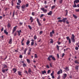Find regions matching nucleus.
<instances>
[{
	"mask_svg": "<svg viewBox=\"0 0 79 79\" xmlns=\"http://www.w3.org/2000/svg\"><path fill=\"white\" fill-rule=\"evenodd\" d=\"M52 11H50L49 13H48V15H52Z\"/></svg>",
	"mask_w": 79,
	"mask_h": 79,
	"instance_id": "nucleus-15",
	"label": "nucleus"
},
{
	"mask_svg": "<svg viewBox=\"0 0 79 79\" xmlns=\"http://www.w3.org/2000/svg\"><path fill=\"white\" fill-rule=\"evenodd\" d=\"M19 57L20 58H23V56H22V55H20Z\"/></svg>",
	"mask_w": 79,
	"mask_h": 79,
	"instance_id": "nucleus-48",
	"label": "nucleus"
},
{
	"mask_svg": "<svg viewBox=\"0 0 79 79\" xmlns=\"http://www.w3.org/2000/svg\"><path fill=\"white\" fill-rule=\"evenodd\" d=\"M36 21L38 23V24L39 26H41L42 24L40 23V22L39 21V19L37 18Z\"/></svg>",
	"mask_w": 79,
	"mask_h": 79,
	"instance_id": "nucleus-3",
	"label": "nucleus"
},
{
	"mask_svg": "<svg viewBox=\"0 0 79 79\" xmlns=\"http://www.w3.org/2000/svg\"><path fill=\"white\" fill-rule=\"evenodd\" d=\"M2 72H3V73H5V69L2 70Z\"/></svg>",
	"mask_w": 79,
	"mask_h": 79,
	"instance_id": "nucleus-62",
	"label": "nucleus"
},
{
	"mask_svg": "<svg viewBox=\"0 0 79 79\" xmlns=\"http://www.w3.org/2000/svg\"><path fill=\"white\" fill-rule=\"evenodd\" d=\"M4 32L6 35H8V33L6 31V30H4Z\"/></svg>",
	"mask_w": 79,
	"mask_h": 79,
	"instance_id": "nucleus-25",
	"label": "nucleus"
},
{
	"mask_svg": "<svg viewBox=\"0 0 79 79\" xmlns=\"http://www.w3.org/2000/svg\"><path fill=\"white\" fill-rule=\"evenodd\" d=\"M29 44H30V41L28 40H27V41L26 42V44L27 45H29Z\"/></svg>",
	"mask_w": 79,
	"mask_h": 79,
	"instance_id": "nucleus-16",
	"label": "nucleus"
},
{
	"mask_svg": "<svg viewBox=\"0 0 79 79\" xmlns=\"http://www.w3.org/2000/svg\"><path fill=\"white\" fill-rule=\"evenodd\" d=\"M71 39L73 42H75V40L74 39V35L72 34V35Z\"/></svg>",
	"mask_w": 79,
	"mask_h": 79,
	"instance_id": "nucleus-1",
	"label": "nucleus"
},
{
	"mask_svg": "<svg viewBox=\"0 0 79 79\" xmlns=\"http://www.w3.org/2000/svg\"><path fill=\"white\" fill-rule=\"evenodd\" d=\"M62 22L63 23H65L66 22V20H67V18H63L62 19Z\"/></svg>",
	"mask_w": 79,
	"mask_h": 79,
	"instance_id": "nucleus-7",
	"label": "nucleus"
},
{
	"mask_svg": "<svg viewBox=\"0 0 79 79\" xmlns=\"http://www.w3.org/2000/svg\"><path fill=\"white\" fill-rule=\"evenodd\" d=\"M61 77H60V75H59L58 77H57V79H60Z\"/></svg>",
	"mask_w": 79,
	"mask_h": 79,
	"instance_id": "nucleus-46",
	"label": "nucleus"
},
{
	"mask_svg": "<svg viewBox=\"0 0 79 79\" xmlns=\"http://www.w3.org/2000/svg\"><path fill=\"white\" fill-rule=\"evenodd\" d=\"M74 62L76 64H77H77H79V62H78V61H77V60H75L74 61Z\"/></svg>",
	"mask_w": 79,
	"mask_h": 79,
	"instance_id": "nucleus-33",
	"label": "nucleus"
},
{
	"mask_svg": "<svg viewBox=\"0 0 79 79\" xmlns=\"http://www.w3.org/2000/svg\"><path fill=\"white\" fill-rule=\"evenodd\" d=\"M35 13L34 12H32V13H31V15H32V16H34V15H35Z\"/></svg>",
	"mask_w": 79,
	"mask_h": 79,
	"instance_id": "nucleus-42",
	"label": "nucleus"
},
{
	"mask_svg": "<svg viewBox=\"0 0 79 79\" xmlns=\"http://www.w3.org/2000/svg\"><path fill=\"white\" fill-rule=\"evenodd\" d=\"M28 6H29V4H26V7H27Z\"/></svg>",
	"mask_w": 79,
	"mask_h": 79,
	"instance_id": "nucleus-61",
	"label": "nucleus"
},
{
	"mask_svg": "<svg viewBox=\"0 0 79 79\" xmlns=\"http://www.w3.org/2000/svg\"><path fill=\"white\" fill-rule=\"evenodd\" d=\"M52 58V55L49 56L48 58V60L49 61H51V59Z\"/></svg>",
	"mask_w": 79,
	"mask_h": 79,
	"instance_id": "nucleus-8",
	"label": "nucleus"
},
{
	"mask_svg": "<svg viewBox=\"0 0 79 79\" xmlns=\"http://www.w3.org/2000/svg\"><path fill=\"white\" fill-rule=\"evenodd\" d=\"M23 67H24V68L25 67H26V66H27V65H26V64L23 63Z\"/></svg>",
	"mask_w": 79,
	"mask_h": 79,
	"instance_id": "nucleus-26",
	"label": "nucleus"
},
{
	"mask_svg": "<svg viewBox=\"0 0 79 79\" xmlns=\"http://www.w3.org/2000/svg\"><path fill=\"white\" fill-rule=\"evenodd\" d=\"M18 73L19 74V76H22V72H20L19 71H18Z\"/></svg>",
	"mask_w": 79,
	"mask_h": 79,
	"instance_id": "nucleus-12",
	"label": "nucleus"
},
{
	"mask_svg": "<svg viewBox=\"0 0 79 79\" xmlns=\"http://www.w3.org/2000/svg\"><path fill=\"white\" fill-rule=\"evenodd\" d=\"M46 68H49V66L48 65H46Z\"/></svg>",
	"mask_w": 79,
	"mask_h": 79,
	"instance_id": "nucleus-60",
	"label": "nucleus"
},
{
	"mask_svg": "<svg viewBox=\"0 0 79 79\" xmlns=\"http://www.w3.org/2000/svg\"><path fill=\"white\" fill-rule=\"evenodd\" d=\"M69 44H71V39L70 38L69 40Z\"/></svg>",
	"mask_w": 79,
	"mask_h": 79,
	"instance_id": "nucleus-49",
	"label": "nucleus"
},
{
	"mask_svg": "<svg viewBox=\"0 0 79 79\" xmlns=\"http://www.w3.org/2000/svg\"><path fill=\"white\" fill-rule=\"evenodd\" d=\"M50 70H48V73L49 74L50 73Z\"/></svg>",
	"mask_w": 79,
	"mask_h": 79,
	"instance_id": "nucleus-54",
	"label": "nucleus"
},
{
	"mask_svg": "<svg viewBox=\"0 0 79 79\" xmlns=\"http://www.w3.org/2000/svg\"><path fill=\"white\" fill-rule=\"evenodd\" d=\"M3 66L4 68H7V66L5 64L3 65Z\"/></svg>",
	"mask_w": 79,
	"mask_h": 79,
	"instance_id": "nucleus-29",
	"label": "nucleus"
},
{
	"mask_svg": "<svg viewBox=\"0 0 79 79\" xmlns=\"http://www.w3.org/2000/svg\"><path fill=\"white\" fill-rule=\"evenodd\" d=\"M66 24H69V22L68 21V20L66 21Z\"/></svg>",
	"mask_w": 79,
	"mask_h": 79,
	"instance_id": "nucleus-39",
	"label": "nucleus"
},
{
	"mask_svg": "<svg viewBox=\"0 0 79 79\" xmlns=\"http://www.w3.org/2000/svg\"><path fill=\"white\" fill-rule=\"evenodd\" d=\"M41 73L43 74H46V71L45 70H44V71H42Z\"/></svg>",
	"mask_w": 79,
	"mask_h": 79,
	"instance_id": "nucleus-20",
	"label": "nucleus"
},
{
	"mask_svg": "<svg viewBox=\"0 0 79 79\" xmlns=\"http://www.w3.org/2000/svg\"><path fill=\"white\" fill-rule=\"evenodd\" d=\"M56 47L58 51H59V46L58 45H57Z\"/></svg>",
	"mask_w": 79,
	"mask_h": 79,
	"instance_id": "nucleus-43",
	"label": "nucleus"
},
{
	"mask_svg": "<svg viewBox=\"0 0 79 79\" xmlns=\"http://www.w3.org/2000/svg\"><path fill=\"white\" fill-rule=\"evenodd\" d=\"M13 71L14 73H15L16 72V71H17L16 69L15 68H14L13 69Z\"/></svg>",
	"mask_w": 79,
	"mask_h": 79,
	"instance_id": "nucleus-19",
	"label": "nucleus"
},
{
	"mask_svg": "<svg viewBox=\"0 0 79 79\" xmlns=\"http://www.w3.org/2000/svg\"><path fill=\"white\" fill-rule=\"evenodd\" d=\"M65 13H66V14L65 15V16H67V15H68V10H65Z\"/></svg>",
	"mask_w": 79,
	"mask_h": 79,
	"instance_id": "nucleus-35",
	"label": "nucleus"
},
{
	"mask_svg": "<svg viewBox=\"0 0 79 79\" xmlns=\"http://www.w3.org/2000/svg\"><path fill=\"white\" fill-rule=\"evenodd\" d=\"M64 56V53H63L62 56H61V57L62 58H63V56Z\"/></svg>",
	"mask_w": 79,
	"mask_h": 79,
	"instance_id": "nucleus-52",
	"label": "nucleus"
},
{
	"mask_svg": "<svg viewBox=\"0 0 79 79\" xmlns=\"http://www.w3.org/2000/svg\"><path fill=\"white\" fill-rule=\"evenodd\" d=\"M57 57L58 59H59V58H60V57L59 56V55H58V54H57Z\"/></svg>",
	"mask_w": 79,
	"mask_h": 79,
	"instance_id": "nucleus-47",
	"label": "nucleus"
},
{
	"mask_svg": "<svg viewBox=\"0 0 79 79\" xmlns=\"http://www.w3.org/2000/svg\"><path fill=\"white\" fill-rule=\"evenodd\" d=\"M79 68V66L77 65L75 67V69L76 70H78Z\"/></svg>",
	"mask_w": 79,
	"mask_h": 79,
	"instance_id": "nucleus-28",
	"label": "nucleus"
},
{
	"mask_svg": "<svg viewBox=\"0 0 79 79\" xmlns=\"http://www.w3.org/2000/svg\"><path fill=\"white\" fill-rule=\"evenodd\" d=\"M10 26H11V25H10V23H8L7 25L8 27L9 28L10 27Z\"/></svg>",
	"mask_w": 79,
	"mask_h": 79,
	"instance_id": "nucleus-38",
	"label": "nucleus"
},
{
	"mask_svg": "<svg viewBox=\"0 0 79 79\" xmlns=\"http://www.w3.org/2000/svg\"><path fill=\"white\" fill-rule=\"evenodd\" d=\"M53 74H54V71L52 72V73L51 74V76H53Z\"/></svg>",
	"mask_w": 79,
	"mask_h": 79,
	"instance_id": "nucleus-34",
	"label": "nucleus"
},
{
	"mask_svg": "<svg viewBox=\"0 0 79 79\" xmlns=\"http://www.w3.org/2000/svg\"><path fill=\"white\" fill-rule=\"evenodd\" d=\"M12 42V38H10L9 40V44H11Z\"/></svg>",
	"mask_w": 79,
	"mask_h": 79,
	"instance_id": "nucleus-13",
	"label": "nucleus"
},
{
	"mask_svg": "<svg viewBox=\"0 0 79 79\" xmlns=\"http://www.w3.org/2000/svg\"><path fill=\"white\" fill-rule=\"evenodd\" d=\"M41 10L43 11L44 13H46L47 10V9H45L44 8H42L41 9Z\"/></svg>",
	"mask_w": 79,
	"mask_h": 79,
	"instance_id": "nucleus-2",
	"label": "nucleus"
},
{
	"mask_svg": "<svg viewBox=\"0 0 79 79\" xmlns=\"http://www.w3.org/2000/svg\"><path fill=\"white\" fill-rule=\"evenodd\" d=\"M30 20L31 21V23H32L34 21V19H33V18L32 17H31L30 19Z\"/></svg>",
	"mask_w": 79,
	"mask_h": 79,
	"instance_id": "nucleus-9",
	"label": "nucleus"
},
{
	"mask_svg": "<svg viewBox=\"0 0 79 79\" xmlns=\"http://www.w3.org/2000/svg\"><path fill=\"white\" fill-rule=\"evenodd\" d=\"M44 16V14H41L40 16V18H42V17H43Z\"/></svg>",
	"mask_w": 79,
	"mask_h": 79,
	"instance_id": "nucleus-56",
	"label": "nucleus"
},
{
	"mask_svg": "<svg viewBox=\"0 0 79 79\" xmlns=\"http://www.w3.org/2000/svg\"><path fill=\"white\" fill-rule=\"evenodd\" d=\"M67 77V74L65 73L63 74V76H62V77L63 79H66V77Z\"/></svg>",
	"mask_w": 79,
	"mask_h": 79,
	"instance_id": "nucleus-5",
	"label": "nucleus"
},
{
	"mask_svg": "<svg viewBox=\"0 0 79 79\" xmlns=\"http://www.w3.org/2000/svg\"><path fill=\"white\" fill-rule=\"evenodd\" d=\"M18 2L19 3H21V1L20 0H18Z\"/></svg>",
	"mask_w": 79,
	"mask_h": 79,
	"instance_id": "nucleus-53",
	"label": "nucleus"
},
{
	"mask_svg": "<svg viewBox=\"0 0 79 79\" xmlns=\"http://www.w3.org/2000/svg\"><path fill=\"white\" fill-rule=\"evenodd\" d=\"M13 5H14V3H13V2H11V5H12V6H13Z\"/></svg>",
	"mask_w": 79,
	"mask_h": 79,
	"instance_id": "nucleus-59",
	"label": "nucleus"
},
{
	"mask_svg": "<svg viewBox=\"0 0 79 79\" xmlns=\"http://www.w3.org/2000/svg\"><path fill=\"white\" fill-rule=\"evenodd\" d=\"M55 8V5L53 6L52 7L51 9L52 10H53V9H54Z\"/></svg>",
	"mask_w": 79,
	"mask_h": 79,
	"instance_id": "nucleus-32",
	"label": "nucleus"
},
{
	"mask_svg": "<svg viewBox=\"0 0 79 79\" xmlns=\"http://www.w3.org/2000/svg\"><path fill=\"white\" fill-rule=\"evenodd\" d=\"M73 17L74 18H75V19H77V17L76 15L74 14H73Z\"/></svg>",
	"mask_w": 79,
	"mask_h": 79,
	"instance_id": "nucleus-24",
	"label": "nucleus"
},
{
	"mask_svg": "<svg viewBox=\"0 0 79 79\" xmlns=\"http://www.w3.org/2000/svg\"><path fill=\"white\" fill-rule=\"evenodd\" d=\"M21 8L22 9H24V8H26V7H25V5H23L22 6H21Z\"/></svg>",
	"mask_w": 79,
	"mask_h": 79,
	"instance_id": "nucleus-22",
	"label": "nucleus"
},
{
	"mask_svg": "<svg viewBox=\"0 0 79 79\" xmlns=\"http://www.w3.org/2000/svg\"><path fill=\"white\" fill-rule=\"evenodd\" d=\"M31 72H32V71H31V68H29L28 69V73H31Z\"/></svg>",
	"mask_w": 79,
	"mask_h": 79,
	"instance_id": "nucleus-23",
	"label": "nucleus"
},
{
	"mask_svg": "<svg viewBox=\"0 0 79 79\" xmlns=\"http://www.w3.org/2000/svg\"><path fill=\"white\" fill-rule=\"evenodd\" d=\"M17 32L18 33V34L19 36V35H21L20 34V33L21 32V30H19V31L18 30L17 31Z\"/></svg>",
	"mask_w": 79,
	"mask_h": 79,
	"instance_id": "nucleus-11",
	"label": "nucleus"
},
{
	"mask_svg": "<svg viewBox=\"0 0 79 79\" xmlns=\"http://www.w3.org/2000/svg\"><path fill=\"white\" fill-rule=\"evenodd\" d=\"M43 33V31H41L40 32V34H42V33Z\"/></svg>",
	"mask_w": 79,
	"mask_h": 79,
	"instance_id": "nucleus-57",
	"label": "nucleus"
},
{
	"mask_svg": "<svg viewBox=\"0 0 79 79\" xmlns=\"http://www.w3.org/2000/svg\"><path fill=\"white\" fill-rule=\"evenodd\" d=\"M78 49H79V48H78V47H75V50H78Z\"/></svg>",
	"mask_w": 79,
	"mask_h": 79,
	"instance_id": "nucleus-45",
	"label": "nucleus"
},
{
	"mask_svg": "<svg viewBox=\"0 0 79 79\" xmlns=\"http://www.w3.org/2000/svg\"><path fill=\"white\" fill-rule=\"evenodd\" d=\"M51 58H52V60H53V61H55V60H56L55 59V57H54V56H53L52 55H51Z\"/></svg>",
	"mask_w": 79,
	"mask_h": 79,
	"instance_id": "nucleus-14",
	"label": "nucleus"
},
{
	"mask_svg": "<svg viewBox=\"0 0 79 79\" xmlns=\"http://www.w3.org/2000/svg\"><path fill=\"white\" fill-rule=\"evenodd\" d=\"M64 69L66 71H69V68L68 67H66L65 68H64Z\"/></svg>",
	"mask_w": 79,
	"mask_h": 79,
	"instance_id": "nucleus-18",
	"label": "nucleus"
},
{
	"mask_svg": "<svg viewBox=\"0 0 79 79\" xmlns=\"http://www.w3.org/2000/svg\"><path fill=\"white\" fill-rule=\"evenodd\" d=\"M34 56H35V58H37V54H35Z\"/></svg>",
	"mask_w": 79,
	"mask_h": 79,
	"instance_id": "nucleus-41",
	"label": "nucleus"
},
{
	"mask_svg": "<svg viewBox=\"0 0 79 79\" xmlns=\"http://www.w3.org/2000/svg\"><path fill=\"white\" fill-rule=\"evenodd\" d=\"M23 23H21V22H20V25H23Z\"/></svg>",
	"mask_w": 79,
	"mask_h": 79,
	"instance_id": "nucleus-64",
	"label": "nucleus"
},
{
	"mask_svg": "<svg viewBox=\"0 0 79 79\" xmlns=\"http://www.w3.org/2000/svg\"><path fill=\"white\" fill-rule=\"evenodd\" d=\"M50 36L51 37H52V36H53V34H52V32H50Z\"/></svg>",
	"mask_w": 79,
	"mask_h": 79,
	"instance_id": "nucleus-36",
	"label": "nucleus"
},
{
	"mask_svg": "<svg viewBox=\"0 0 79 79\" xmlns=\"http://www.w3.org/2000/svg\"><path fill=\"white\" fill-rule=\"evenodd\" d=\"M63 22L62 21V20H60H60H59L58 21V22Z\"/></svg>",
	"mask_w": 79,
	"mask_h": 79,
	"instance_id": "nucleus-50",
	"label": "nucleus"
},
{
	"mask_svg": "<svg viewBox=\"0 0 79 79\" xmlns=\"http://www.w3.org/2000/svg\"><path fill=\"white\" fill-rule=\"evenodd\" d=\"M51 41H50V43H52V44H53V40L52 39H51Z\"/></svg>",
	"mask_w": 79,
	"mask_h": 79,
	"instance_id": "nucleus-44",
	"label": "nucleus"
},
{
	"mask_svg": "<svg viewBox=\"0 0 79 79\" xmlns=\"http://www.w3.org/2000/svg\"><path fill=\"white\" fill-rule=\"evenodd\" d=\"M27 61L28 63H31V62L30 61V60L29 59H27Z\"/></svg>",
	"mask_w": 79,
	"mask_h": 79,
	"instance_id": "nucleus-30",
	"label": "nucleus"
},
{
	"mask_svg": "<svg viewBox=\"0 0 79 79\" xmlns=\"http://www.w3.org/2000/svg\"><path fill=\"white\" fill-rule=\"evenodd\" d=\"M20 6H16V8L18 9V10H19V8H20Z\"/></svg>",
	"mask_w": 79,
	"mask_h": 79,
	"instance_id": "nucleus-31",
	"label": "nucleus"
},
{
	"mask_svg": "<svg viewBox=\"0 0 79 79\" xmlns=\"http://www.w3.org/2000/svg\"><path fill=\"white\" fill-rule=\"evenodd\" d=\"M3 17H5V14H3L2 15Z\"/></svg>",
	"mask_w": 79,
	"mask_h": 79,
	"instance_id": "nucleus-63",
	"label": "nucleus"
},
{
	"mask_svg": "<svg viewBox=\"0 0 79 79\" xmlns=\"http://www.w3.org/2000/svg\"><path fill=\"white\" fill-rule=\"evenodd\" d=\"M74 5L73 6V8H76V7H77V6L76 5V3H74Z\"/></svg>",
	"mask_w": 79,
	"mask_h": 79,
	"instance_id": "nucleus-27",
	"label": "nucleus"
},
{
	"mask_svg": "<svg viewBox=\"0 0 79 79\" xmlns=\"http://www.w3.org/2000/svg\"><path fill=\"white\" fill-rule=\"evenodd\" d=\"M29 29H32V27H31V26L30 25H28V26Z\"/></svg>",
	"mask_w": 79,
	"mask_h": 79,
	"instance_id": "nucleus-40",
	"label": "nucleus"
},
{
	"mask_svg": "<svg viewBox=\"0 0 79 79\" xmlns=\"http://www.w3.org/2000/svg\"><path fill=\"white\" fill-rule=\"evenodd\" d=\"M17 27V26H16L15 27H14L13 29V30H12V34H14V33L15 32V31L16 30V27Z\"/></svg>",
	"mask_w": 79,
	"mask_h": 79,
	"instance_id": "nucleus-4",
	"label": "nucleus"
},
{
	"mask_svg": "<svg viewBox=\"0 0 79 79\" xmlns=\"http://www.w3.org/2000/svg\"><path fill=\"white\" fill-rule=\"evenodd\" d=\"M66 39L68 40L69 39V36H67L66 37Z\"/></svg>",
	"mask_w": 79,
	"mask_h": 79,
	"instance_id": "nucleus-51",
	"label": "nucleus"
},
{
	"mask_svg": "<svg viewBox=\"0 0 79 79\" xmlns=\"http://www.w3.org/2000/svg\"><path fill=\"white\" fill-rule=\"evenodd\" d=\"M27 50V48H26L24 49V55H26V51Z\"/></svg>",
	"mask_w": 79,
	"mask_h": 79,
	"instance_id": "nucleus-21",
	"label": "nucleus"
},
{
	"mask_svg": "<svg viewBox=\"0 0 79 79\" xmlns=\"http://www.w3.org/2000/svg\"><path fill=\"white\" fill-rule=\"evenodd\" d=\"M52 32V34H54L55 33V31H54V30H52V32Z\"/></svg>",
	"mask_w": 79,
	"mask_h": 79,
	"instance_id": "nucleus-55",
	"label": "nucleus"
},
{
	"mask_svg": "<svg viewBox=\"0 0 79 79\" xmlns=\"http://www.w3.org/2000/svg\"><path fill=\"white\" fill-rule=\"evenodd\" d=\"M62 69H60V70L57 73V74H61L62 73Z\"/></svg>",
	"mask_w": 79,
	"mask_h": 79,
	"instance_id": "nucleus-6",
	"label": "nucleus"
},
{
	"mask_svg": "<svg viewBox=\"0 0 79 79\" xmlns=\"http://www.w3.org/2000/svg\"><path fill=\"white\" fill-rule=\"evenodd\" d=\"M31 49H29V50L28 53H27V54L28 55H29L31 54Z\"/></svg>",
	"mask_w": 79,
	"mask_h": 79,
	"instance_id": "nucleus-17",
	"label": "nucleus"
},
{
	"mask_svg": "<svg viewBox=\"0 0 79 79\" xmlns=\"http://www.w3.org/2000/svg\"><path fill=\"white\" fill-rule=\"evenodd\" d=\"M34 39L35 40H36V39H37V36H36V35H35L34 36Z\"/></svg>",
	"mask_w": 79,
	"mask_h": 79,
	"instance_id": "nucleus-37",
	"label": "nucleus"
},
{
	"mask_svg": "<svg viewBox=\"0 0 79 79\" xmlns=\"http://www.w3.org/2000/svg\"><path fill=\"white\" fill-rule=\"evenodd\" d=\"M31 45H34V42H31Z\"/></svg>",
	"mask_w": 79,
	"mask_h": 79,
	"instance_id": "nucleus-58",
	"label": "nucleus"
},
{
	"mask_svg": "<svg viewBox=\"0 0 79 79\" xmlns=\"http://www.w3.org/2000/svg\"><path fill=\"white\" fill-rule=\"evenodd\" d=\"M74 3H79V0H75L73 2Z\"/></svg>",
	"mask_w": 79,
	"mask_h": 79,
	"instance_id": "nucleus-10",
	"label": "nucleus"
}]
</instances>
